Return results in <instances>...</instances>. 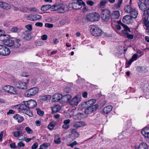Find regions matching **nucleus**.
Returning a JSON list of instances; mask_svg holds the SVG:
<instances>
[{"label": "nucleus", "instance_id": "59", "mask_svg": "<svg viewBox=\"0 0 149 149\" xmlns=\"http://www.w3.org/2000/svg\"><path fill=\"white\" fill-rule=\"evenodd\" d=\"M15 111L13 110L10 109L9 110L8 112L7 113V115H9L10 114H13L14 113Z\"/></svg>", "mask_w": 149, "mask_h": 149}, {"label": "nucleus", "instance_id": "3", "mask_svg": "<svg viewBox=\"0 0 149 149\" xmlns=\"http://www.w3.org/2000/svg\"><path fill=\"white\" fill-rule=\"evenodd\" d=\"M90 28V31L93 36L95 37L100 36L103 33L102 31L96 25H91Z\"/></svg>", "mask_w": 149, "mask_h": 149}, {"label": "nucleus", "instance_id": "36", "mask_svg": "<svg viewBox=\"0 0 149 149\" xmlns=\"http://www.w3.org/2000/svg\"><path fill=\"white\" fill-rule=\"evenodd\" d=\"M51 7V5H47L42 6L41 8V10L42 11L45 12L48 10Z\"/></svg>", "mask_w": 149, "mask_h": 149}, {"label": "nucleus", "instance_id": "47", "mask_svg": "<svg viewBox=\"0 0 149 149\" xmlns=\"http://www.w3.org/2000/svg\"><path fill=\"white\" fill-rule=\"evenodd\" d=\"M45 26L46 27L50 28H52L54 26V25L53 24L46 23L45 24Z\"/></svg>", "mask_w": 149, "mask_h": 149}, {"label": "nucleus", "instance_id": "35", "mask_svg": "<svg viewBox=\"0 0 149 149\" xmlns=\"http://www.w3.org/2000/svg\"><path fill=\"white\" fill-rule=\"evenodd\" d=\"M112 16L113 18L118 19L120 16L119 11H114L112 14Z\"/></svg>", "mask_w": 149, "mask_h": 149}, {"label": "nucleus", "instance_id": "30", "mask_svg": "<svg viewBox=\"0 0 149 149\" xmlns=\"http://www.w3.org/2000/svg\"><path fill=\"white\" fill-rule=\"evenodd\" d=\"M149 128L148 127H145L141 131L142 134L145 137L147 138L148 131Z\"/></svg>", "mask_w": 149, "mask_h": 149}, {"label": "nucleus", "instance_id": "53", "mask_svg": "<svg viewBox=\"0 0 149 149\" xmlns=\"http://www.w3.org/2000/svg\"><path fill=\"white\" fill-rule=\"evenodd\" d=\"M138 58V55L136 54H134L131 58V59L133 60V61L136 60Z\"/></svg>", "mask_w": 149, "mask_h": 149}, {"label": "nucleus", "instance_id": "62", "mask_svg": "<svg viewBox=\"0 0 149 149\" xmlns=\"http://www.w3.org/2000/svg\"><path fill=\"white\" fill-rule=\"evenodd\" d=\"M69 125L65 124L63 125L62 128L65 129H67L69 128Z\"/></svg>", "mask_w": 149, "mask_h": 149}, {"label": "nucleus", "instance_id": "27", "mask_svg": "<svg viewBox=\"0 0 149 149\" xmlns=\"http://www.w3.org/2000/svg\"><path fill=\"white\" fill-rule=\"evenodd\" d=\"M27 10H23L22 11L24 12H37L38 10L35 7H30V8H26Z\"/></svg>", "mask_w": 149, "mask_h": 149}, {"label": "nucleus", "instance_id": "56", "mask_svg": "<svg viewBox=\"0 0 149 149\" xmlns=\"http://www.w3.org/2000/svg\"><path fill=\"white\" fill-rule=\"evenodd\" d=\"M41 38L42 40H45L47 39V36L46 35H44L41 36Z\"/></svg>", "mask_w": 149, "mask_h": 149}, {"label": "nucleus", "instance_id": "12", "mask_svg": "<svg viewBox=\"0 0 149 149\" xmlns=\"http://www.w3.org/2000/svg\"><path fill=\"white\" fill-rule=\"evenodd\" d=\"M142 21V22L144 24V28L146 31L149 29V15L146 18L145 17V15H143Z\"/></svg>", "mask_w": 149, "mask_h": 149}, {"label": "nucleus", "instance_id": "64", "mask_svg": "<svg viewBox=\"0 0 149 149\" xmlns=\"http://www.w3.org/2000/svg\"><path fill=\"white\" fill-rule=\"evenodd\" d=\"M33 138H34V137H33L32 138H26V137L24 140V141L26 142H29L31 140L33 139Z\"/></svg>", "mask_w": 149, "mask_h": 149}, {"label": "nucleus", "instance_id": "43", "mask_svg": "<svg viewBox=\"0 0 149 149\" xmlns=\"http://www.w3.org/2000/svg\"><path fill=\"white\" fill-rule=\"evenodd\" d=\"M126 36L127 38L130 39H132L134 38V35L130 34L128 32H126Z\"/></svg>", "mask_w": 149, "mask_h": 149}, {"label": "nucleus", "instance_id": "55", "mask_svg": "<svg viewBox=\"0 0 149 149\" xmlns=\"http://www.w3.org/2000/svg\"><path fill=\"white\" fill-rule=\"evenodd\" d=\"M35 25L37 26L42 27L43 26V24L42 22H37L35 23Z\"/></svg>", "mask_w": 149, "mask_h": 149}, {"label": "nucleus", "instance_id": "18", "mask_svg": "<svg viewBox=\"0 0 149 149\" xmlns=\"http://www.w3.org/2000/svg\"><path fill=\"white\" fill-rule=\"evenodd\" d=\"M0 7L6 10L10 9L11 8L10 5L9 4L2 1H0Z\"/></svg>", "mask_w": 149, "mask_h": 149}, {"label": "nucleus", "instance_id": "45", "mask_svg": "<svg viewBox=\"0 0 149 149\" xmlns=\"http://www.w3.org/2000/svg\"><path fill=\"white\" fill-rule=\"evenodd\" d=\"M54 124L53 123H50L48 126V128L49 130H52L54 128Z\"/></svg>", "mask_w": 149, "mask_h": 149}, {"label": "nucleus", "instance_id": "8", "mask_svg": "<svg viewBox=\"0 0 149 149\" xmlns=\"http://www.w3.org/2000/svg\"><path fill=\"white\" fill-rule=\"evenodd\" d=\"M39 89L37 87H33L26 91L25 94V96L26 97H30L35 95L38 92Z\"/></svg>", "mask_w": 149, "mask_h": 149}, {"label": "nucleus", "instance_id": "14", "mask_svg": "<svg viewBox=\"0 0 149 149\" xmlns=\"http://www.w3.org/2000/svg\"><path fill=\"white\" fill-rule=\"evenodd\" d=\"M138 5L139 9L144 12L143 15H145V11L146 10V4L141 1H139L138 3Z\"/></svg>", "mask_w": 149, "mask_h": 149}, {"label": "nucleus", "instance_id": "2", "mask_svg": "<svg viewBox=\"0 0 149 149\" xmlns=\"http://www.w3.org/2000/svg\"><path fill=\"white\" fill-rule=\"evenodd\" d=\"M52 11L58 10V12L59 13H63L69 10L68 6L65 4L60 3L59 4H55L52 6H51L50 8Z\"/></svg>", "mask_w": 149, "mask_h": 149}, {"label": "nucleus", "instance_id": "40", "mask_svg": "<svg viewBox=\"0 0 149 149\" xmlns=\"http://www.w3.org/2000/svg\"><path fill=\"white\" fill-rule=\"evenodd\" d=\"M83 114L82 113H78L75 115V119L80 120L82 118Z\"/></svg>", "mask_w": 149, "mask_h": 149}, {"label": "nucleus", "instance_id": "13", "mask_svg": "<svg viewBox=\"0 0 149 149\" xmlns=\"http://www.w3.org/2000/svg\"><path fill=\"white\" fill-rule=\"evenodd\" d=\"M82 5L85 6V3L82 0H77L75 2V9H79L81 8Z\"/></svg>", "mask_w": 149, "mask_h": 149}, {"label": "nucleus", "instance_id": "1", "mask_svg": "<svg viewBox=\"0 0 149 149\" xmlns=\"http://www.w3.org/2000/svg\"><path fill=\"white\" fill-rule=\"evenodd\" d=\"M125 12L130 14L132 18H136L138 15V11L137 9L133 7L131 4L127 5L124 8Z\"/></svg>", "mask_w": 149, "mask_h": 149}, {"label": "nucleus", "instance_id": "4", "mask_svg": "<svg viewBox=\"0 0 149 149\" xmlns=\"http://www.w3.org/2000/svg\"><path fill=\"white\" fill-rule=\"evenodd\" d=\"M101 17L103 21L107 22L110 19L111 12L109 10L106 9L102 10Z\"/></svg>", "mask_w": 149, "mask_h": 149}, {"label": "nucleus", "instance_id": "20", "mask_svg": "<svg viewBox=\"0 0 149 149\" xmlns=\"http://www.w3.org/2000/svg\"><path fill=\"white\" fill-rule=\"evenodd\" d=\"M10 53V50L7 47L3 46V49L1 52V55L3 56L8 55Z\"/></svg>", "mask_w": 149, "mask_h": 149}, {"label": "nucleus", "instance_id": "16", "mask_svg": "<svg viewBox=\"0 0 149 149\" xmlns=\"http://www.w3.org/2000/svg\"><path fill=\"white\" fill-rule=\"evenodd\" d=\"M117 23H120V25L124 28V30H122V32L123 33L126 34V32L131 33L130 29L126 25L122 23L120 21H117Z\"/></svg>", "mask_w": 149, "mask_h": 149}, {"label": "nucleus", "instance_id": "23", "mask_svg": "<svg viewBox=\"0 0 149 149\" xmlns=\"http://www.w3.org/2000/svg\"><path fill=\"white\" fill-rule=\"evenodd\" d=\"M13 118L17 120L18 123L22 122L24 120L23 117L20 115L16 114L13 116Z\"/></svg>", "mask_w": 149, "mask_h": 149}, {"label": "nucleus", "instance_id": "7", "mask_svg": "<svg viewBox=\"0 0 149 149\" xmlns=\"http://www.w3.org/2000/svg\"><path fill=\"white\" fill-rule=\"evenodd\" d=\"M3 89L6 92L11 95H16L17 93V91L16 88L11 86L6 85L3 86Z\"/></svg>", "mask_w": 149, "mask_h": 149}, {"label": "nucleus", "instance_id": "19", "mask_svg": "<svg viewBox=\"0 0 149 149\" xmlns=\"http://www.w3.org/2000/svg\"><path fill=\"white\" fill-rule=\"evenodd\" d=\"M92 107L88 106L86 108L84 111V113L85 114H89L92 113L95 111V109Z\"/></svg>", "mask_w": 149, "mask_h": 149}, {"label": "nucleus", "instance_id": "38", "mask_svg": "<svg viewBox=\"0 0 149 149\" xmlns=\"http://www.w3.org/2000/svg\"><path fill=\"white\" fill-rule=\"evenodd\" d=\"M12 32L17 33L20 31L19 29H18L17 27L15 26H13L12 27L10 30Z\"/></svg>", "mask_w": 149, "mask_h": 149}, {"label": "nucleus", "instance_id": "24", "mask_svg": "<svg viewBox=\"0 0 149 149\" xmlns=\"http://www.w3.org/2000/svg\"><path fill=\"white\" fill-rule=\"evenodd\" d=\"M86 125L85 123L83 121H79L75 122V127L78 128Z\"/></svg>", "mask_w": 149, "mask_h": 149}, {"label": "nucleus", "instance_id": "34", "mask_svg": "<svg viewBox=\"0 0 149 149\" xmlns=\"http://www.w3.org/2000/svg\"><path fill=\"white\" fill-rule=\"evenodd\" d=\"M51 97V96L49 95L43 96L41 97L40 100L42 102L45 101L47 100L50 99Z\"/></svg>", "mask_w": 149, "mask_h": 149}, {"label": "nucleus", "instance_id": "21", "mask_svg": "<svg viewBox=\"0 0 149 149\" xmlns=\"http://www.w3.org/2000/svg\"><path fill=\"white\" fill-rule=\"evenodd\" d=\"M113 108L112 106L109 105L104 107L102 113L104 114H107L110 112Z\"/></svg>", "mask_w": 149, "mask_h": 149}, {"label": "nucleus", "instance_id": "60", "mask_svg": "<svg viewBox=\"0 0 149 149\" xmlns=\"http://www.w3.org/2000/svg\"><path fill=\"white\" fill-rule=\"evenodd\" d=\"M70 120L69 119L65 120L63 121V123L64 124L68 125V124L70 123Z\"/></svg>", "mask_w": 149, "mask_h": 149}, {"label": "nucleus", "instance_id": "46", "mask_svg": "<svg viewBox=\"0 0 149 149\" xmlns=\"http://www.w3.org/2000/svg\"><path fill=\"white\" fill-rule=\"evenodd\" d=\"M26 131L28 134H31L33 132V131L29 127H26L25 128Z\"/></svg>", "mask_w": 149, "mask_h": 149}, {"label": "nucleus", "instance_id": "17", "mask_svg": "<svg viewBox=\"0 0 149 149\" xmlns=\"http://www.w3.org/2000/svg\"><path fill=\"white\" fill-rule=\"evenodd\" d=\"M132 17L129 15H126L123 17V22L128 24L130 23L132 20Z\"/></svg>", "mask_w": 149, "mask_h": 149}, {"label": "nucleus", "instance_id": "6", "mask_svg": "<svg viewBox=\"0 0 149 149\" xmlns=\"http://www.w3.org/2000/svg\"><path fill=\"white\" fill-rule=\"evenodd\" d=\"M19 109L20 112L25 113L29 116L32 117L33 116L32 113L30 111L28 107L25 104L20 105Z\"/></svg>", "mask_w": 149, "mask_h": 149}, {"label": "nucleus", "instance_id": "49", "mask_svg": "<svg viewBox=\"0 0 149 149\" xmlns=\"http://www.w3.org/2000/svg\"><path fill=\"white\" fill-rule=\"evenodd\" d=\"M26 135L25 134H22V135L21 136H19V140H24L26 137Z\"/></svg>", "mask_w": 149, "mask_h": 149}, {"label": "nucleus", "instance_id": "10", "mask_svg": "<svg viewBox=\"0 0 149 149\" xmlns=\"http://www.w3.org/2000/svg\"><path fill=\"white\" fill-rule=\"evenodd\" d=\"M24 104L26 105L29 109L35 107L37 105L36 102L33 100H30L28 101H24Z\"/></svg>", "mask_w": 149, "mask_h": 149}, {"label": "nucleus", "instance_id": "48", "mask_svg": "<svg viewBox=\"0 0 149 149\" xmlns=\"http://www.w3.org/2000/svg\"><path fill=\"white\" fill-rule=\"evenodd\" d=\"M31 33V31H26L24 32V34L26 37H29Z\"/></svg>", "mask_w": 149, "mask_h": 149}, {"label": "nucleus", "instance_id": "50", "mask_svg": "<svg viewBox=\"0 0 149 149\" xmlns=\"http://www.w3.org/2000/svg\"><path fill=\"white\" fill-rule=\"evenodd\" d=\"M123 0H118V3L116 4V7L117 8H119L120 7Z\"/></svg>", "mask_w": 149, "mask_h": 149}, {"label": "nucleus", "instance_id": "25", "mask_svg": "<svg viewBox=\"0 0 149 149\" xmlns=\"http://www.w3.org/2000/svg\"><path fill=\"white\" fill-rule=\"evenodd\" d=\"M138 149H148V145L145 143L142 142L139 144Z\"/></svg>", "mask_w": 149, "mask_h": 149}, {"label": "nucleus", "instance_id": "22", "mask_svg": "<svg viewBox=\"0 0 149 149\" xmlns=\"http://www.w3.org/2000/svg\"><path fill=\"white\" fill-rule=\"evenodd\" d=\"M3 43L4 45L12 47L13 45V40L9 39H4Z\"/></svg>", "mask_w": 149, "mask_h": 149}, {"label": "nucleus", "instance_id": "28", "mask_svg": "<svg viewBox=\"0 0 149 149\" xmlns=\"http://www.w3.org/2000/svg\"><path fill=\"white\" fill-rule=\"evenodd\" d=\"M12 134H13L14 137L19 138V136L22 135V131H15L13 132Z\"/></svg>", "mask_w": 149, "mask_h": 149}, {"label": "nucleus", "instance_id": "51", "mask_svg": "<svg viewBox=\"0 0 149 149\" xmlns=\"http://www.w3.org/2000/svg\"><path fill=\"white\" fill-rule=\"evenodd\" d=\"M25 27L28 30V31H31L32 29V26L31 24L26 25Z\"/></svg>", "mask_w": 149, "mask_h": 149}, {"label": "nucleus", "instance_id": "11", "mask_svg": "<svg viewBox=\"0 0 149 149\" xmlns=\"http://www.w3.org/2000/svg\"><path fill=\"white\" fill-rule=\"evenodd\" d=\"M21 41L20 39L17 38H14V40H13V45L12 48L17 49L19 48L21 45Z\"/></svg>", "mask_w": 149, "mask_h": 149}, {"label": "nucleus", "instance_id": "5", "mask_svg": "<svg viewBox=\"0 0 149 149\" xmlns=\"http://www.w3.org/2000/svg\"><path fill=\"white\" fill-rule=\"evenodd\" d=\"M100 18L99 14L96 13H89L87 15L85 19L88 21L94 22L98 21Z\"/></svg>", "mask_w": 149, "mask_h": 149}, {"label": "nucleus", "instance_id": "26", "mask_svg": "<svg viewBox=\"0 0 149 149\" xmlns=\"http://www.w3.org/2000/svg\"><path fill=\"white\" fill-rule=\"evenodd\" d=\"M88 107L86 102H85L81 104L79 106L78 110H81L83 109L86 108Z\"/></svg>", "mask_w": 149, "mask_h": 149}, {"label": "nucleus", "instance_id": "44", "mask_svg": "<svg viewBox=\"0 0 149 149\" xmlns=\"http://www.w3.org/2000/svg\"><path fill=\"white\" fill-rule=\"evenodd\" d=\"M37 113L38 115L40 116H42L44 114V111H41L40 109H37Z\"/></svg>", "mask_w": 149, "mask_h": 149}, {"label": "nucleus", "instance_id": "58", "mask_svg": "<svg viewBox=\"0 0 149 149\" xmlns=\"http://www.w3.org/2000/svg\"><path fill=\"white\" fill-rule=\"evenodd\" d=\"M118 24L116 25V29L118 30H120L121 29V27L120 25V23H118Z\"/></svg>", "mask_w": 149, "mask_h": 149}, {"label": "nucleus", "instance_id": "41", "mask_svg": "<svg viewBox=\"0 0 149 149\" xmlns=\"http://www.w3.org/2000/svg\"><path fill=\"white\" fill-rule=\"evenodd\" d=\"M25 146V144L22 141H20L17 143V148L19 149L21 147H23Z\"/></svg>", "mask_w": 149, "mask_h": 149}, {"label": "nucleus", "instance_id": "52", "mask_svg": "<svg viewBox=\"0 0 149 149\" xmlns=\"http://www.w3.org/2000/svg\"><path fill=\"white\" fill-rule=\"evenodd\" d=\"M38 146V144L37 142L35 143L31 147L32 149H36Z\"/></svg>", "mask_w": 149, "mask_h": 149}, {"label": "nucleus", "instance_id": "37", "mask_svg": "<svg viewBox=\"0 0 149 149\" xmlns=\"http://www.w3.org/2000/svg\"><path fill=\"white\" fill-rule=\"evenodd\" d=\"M96 100L94 99H91L86 101L88 106H92L96 102Z\"/></svg>", "mask_w": 149, "mask_h": 149}, {"label": "nucleus", "instance_id": "54", "mask_svg": "<svg viewBox=\"0 0 149 149\" xmlns=\"http://www.w3.org/2000/svg\"><path fill=\"white\" fill-rule=\"evenodd\" d=\"M87 4L89 5L90 6H92L93 5L94 3V2L92 1H86Z\"/></svg>", "mask_w": 149, "mask_h": 149}, {"label": "nucleus", "instance_id": "29", "mask_svg": "<svg viewBox=\"0 0 149 149\" xmlns=\"http://www.w3.org/2000/svg\"><path fill=\"white\" fill-rule=\"evenodd\" d=\"M71 98V96L70 95H66L62 96V99L64 102H67L69 101Z\"/></svg>", "mask_w": 149, "mask_h": 149}, {"label": "nucleus", "instance_id": "32", "mask_svg": "<svg viewBox=\"0 0 149 149\" xmlns=\"http://www.w3.org/2000/svg\"><path fill=\"white\" fill-rule=\"evenodd\" d=\"M61 109L60 106L57 105L53 107L52 108V110L53 112H58L61 110Z\"/></svg>", "mask_w": 149, "mask_h": 149}, {"label": "nucleus", "instance_id": "42", "mask_svg": "<svg viewBox=\"0 0 149 149\" xmlns=\"http://www.w3.org/2000/svg\"><path fill=\"white\" fill-rule=\"evenodd\" d=\"M34 21L37 20L42 18V17L40 15L36 14L34 15Z\"/></svg>", "mask_w": 149, "mask_h": 149}, {"label": "nucleus", "instance_id": "63", "mask_svg": "<svg viewBox=\"0 0 149 149\" xmlns=\"http://www.w3.org/2000/svg\"><path fill=\"white\" fill-rule=\"evenodd\" d=\"M74 97L73 98L72 100L70 102V104L71 105H73L74 104Z\"/></svg>", "mask_w": 149, "mask_h": 149}, {"label": "nucleus", "instance_id": "57", "mask_svg": "<svg viewBox=\"0 0 149 149\" xmlns=\"http://www.w3.org/2000/svg\"><path fill=\"white\" fill-rule=\"evenodd\" d=\"M88 93L86 92H84L82 93V96L84 98H86L87 97Z\"/></svg>", "mask_w": 149, "mask_h": 149}, {"label": "nucleus", "instance_id": "31", "mask_svg": "<svg viewBox=\"0 0 149 149\" xmlns=\"http://www.w3.org/2000/svg\"><path fill=\"white\" fill-rule=\"evenodd\" d=\"M61 141V138L60 136L58 134L55 135L54 140V142L55 143L58 144L60 143Z\"/></svg>", "mask_w": 149, "mask_h": 149}, {"label": "nucleus", "instance_id": "61", "mask_svg": "<svg viewBox=\"0 0 149 149\" xmlns=\"http://www.w3.org/2000/svg\"><path fill=\"white\" fill-rule=\"evenodd\" d=\"M74 2H72L70 3L69 4V8H72L74 9Z\"/></svg>", "mask_w": 149, "mask_h": 149}, {"label": "nucleus", "instance_id": "33", "mask_svg": "<svg viewBox=\"0 0 149 149\" xmlns=\"http://www.w3.org/2000/svg\"><path fill=\"white\" fill-rule=\"evenodd\" d=\"M81 96L80 95H78L75 96V105H77L81 100Z\"/></svg>", "mask_w": 149, "mask_h": 149}, {"label": "nucleus", "instance_id": "39", "mask_svg": "<svg viewBox=\"0 0 149 149\" xmlns=\"http://www.w3.org/2000/svg\"><path fill=\"white\" fill-rule=\"evenodd\" d=\"M107 3V1L104 0H102L100 2V7L103 8L104 7L105 5Z\"/></svg>", "mask_w": 149, "mask_h": 149}, {"label": "nucleus", "instance_id": "15", "mask_svg": "<svg viewBox=\"0 0 149 149\" xmlns=\"http://www.w3.org/2000/svg\"><path fill=\"white\" fill-rule=\"evenodd\" d=\"M62 95L60 93H56L53 96L52 101L54 102H57L62 99Z\"/></svg>", "mask_w": 149, "mask_h": 149}, {"label": "nucleus", "instance_id": "9", "mask_svg": "<svg viewBox=\"0 0 149 149\" xmlns=\"http://www.w3.org/2000/svg\"><path fill=\"white\" fill-rule=\"evenodd\" d=\"M29 82V80H27V82L18 81L15 83L14 86L17 88L22 89H26L27 88V84Z\"/></svg>", "mask_w": 149, "mask_h": 149}]
</instances>
